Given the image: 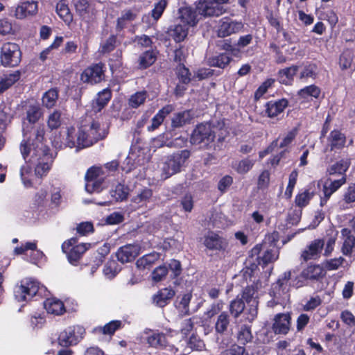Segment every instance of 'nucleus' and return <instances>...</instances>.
<instances>
[{
    "label": "nucleus",
    "instance_id": "nucleus-28",
    "mask_svg": "<svg viewBox=\"0 0 355 355\" xmlns=\"http://www.w3.org/2000/svg\"><path fill=\"white\" fill-rule=\"evenodd\" d=\"M138 11L136 9H128L121 12V17L117 19L116 30H123L126 25L134 21L137 17Z\"/></svg>",
    "mask_w": 355,
    "mask_h": 355
},
{
    "label": "nucleus",
    "instance_id": "nucleus-37",
    "mask_svg": "<svg viewBox=\"0 0 355 355\" xmlns=\"http://www.w3.org/2000/svg\"><path fill=\"white\" fill-rule=\"evenodd\" d=\"M56 12L63 21L69 25L73 21L72 14L70 12L68 6L63 1H60L56 5Z\"/></svg>",
    "mask_w": 355,
    "mask_h": 355
},
{
    "label": "nucleus",
    "instance_id": "nucleus-29",
    "mask_svg": "<svg viewBox=\"0 0 355 355\" xmlns=\"http://www.w3.org/2000/svg\"><path fill=\"white\" fill-rule=\"evenodd\" d=\"M173 110L171 105H167L161 109L157 114L152 119V123L148 127V131H153L158 128L162 123L164 118Z\"/></svg>",
    "mask_w": 355,
    "mask_h": 355
},
{
    "label": "nucleus",
    "instance_id": "nucleus-27",
    "mask_svg": "<svg viewBox=\"0 0 355 355\" xmlns=\"http://www.w3.org/2000/svg\"><path fill=\"white\" fill-rule=\"evenodd\" d=\"M189 28L187 25H183L181 23L176 24L171 26L168 29V35L176 42H182L188 35Z\"/></svg>",
    "mask_w": 355,
    "mask_h": 355
},
{
    "label": "nucleus",
    "instance_id": "nucleus-6",
    "mask_svg": "<svg viewBox=\"0 0 355 355\" xmlns=\"http://www.w3.org/2000/svg\"><path fill=\"white\" fill-rule=\"evenodd\" d=\"M300 264L297 266V275L294 280V286L297 288L306 285L311 277V245L302 251Z\"/></svg>",
    "mask_w": 355,
    "mask_h": 355
},
{
    "label": "nucleus",
    "instance_id": "nucleus-47",
    "mask_svg": "<svg viewBox=\"0 0 355 355\" xmlns=\"http://www.w3.org/2000/svg\"><path fill=\"white\" fill-rule=\"evenodd\" d=\"M121 324V321L114 320L106 324L104 327L94 329L96 333H101L105 335H112Z\"/></svg>",
    "mask_w": 355,
    "mask_h": 355
},
{
    "label": "nucleus",
    "instance_id": "nucleus-51",
    "mask_svg": "<svg viewBox=\"0 0 355 355\" xmlns=\"http://www.w3.org/2000/svg\"><path fill=\"white\" fill-rule=\"evenodd\" d=\"M237 339L238 341L242 345H245L251 342L252 339V335L250 328L246 325L242 326L238 332Z\"/></svg>",
    "mask_w": 355,
    "mask_h": 355
},
{
    "label": "nucleus",
    "instance_id": "nucleus-4",
    "mask_svg": "<svg viewBox=\"0 0 355 355\" xmlns=\"http://www.w3.org/2000/svg\"><path fill=\"white\" fill-rule=\"evenodd\" d=\"M71 132H68L67 146L70 148L75 147L76 144L78 147L85 148L92 146L94 143L103 139L107 132L104 129H101L98 122H92L89 126L81 127L77 135L76 142L71 141Z\"/></svg>",
    "mask_w": 355,
    "mask_h": 355
},
{
    "label": "nucleus",
    "instance_id": "nucleus-5",
    "mask_svg": "<svg viewBox=\"0 0 355 355\" xmlns=\"http://www.w3.org/2000/svg\"><path fill=\"white\" fill-rule=\"evenodd\" d=\"M189 156L190 152L187 150H181L168 156L163 164L162 177L167 179L179 173Z\"/></svg>",
    "mask_w": 355,
    "mask_h": 355
},
{
    "label": "nucleus",
    "instance_id": "nucleus-30",
    "mask_svg": "<svg viewBox=\"0 0 355 355\" xmlns=\"http://www.w3.org/2000/svg\"><path fill=\"white\" fill-rule=\"evenodd\" d=\"M288 101L283 98L277 101H270L266 105V113L269 117H274L282 112L287 107Z\"/></svg>",
    "mask_w": 355,
    "mask_h": 355
},
{
    "label": "nucleus",
    "instance_id": "nucleus-1",
    "mask_svg": "<svg viewBox=\"0 0 355 355\" xmlns=\"http://www.w3.org/2000/svg\"><path fill=\"white\" fill-rule=\"evenodd\" d=\"M44 134L43 125L33 126L31 130L24 129V139L21 143L20 150L24 159L29 164L21 167L20 174L26 187L31 186L34 175L42 178L51 168L53 156L49 148L43 142Z\"/></svg>",
    "mask_w": 355,
    "mask_h": 355
},
{
    "label": "nucleus",
    "instance_id": "nucleus-13",
    "mask_svg": "<svg viewBox=\"0 0 355 355\" xmlns=\"http://www.w3.org/2000/svg\"><path fill=\"white\" fill-rule=\"evenodd\" d=\"M257 297V290L253 286H248L243 290L242 298L248 305V309H246L244 315L246 317V320L250 322H252L257 315L258 301Z\"/></svg>",
    "mask_w": 355,
    "mask_h": 355
},
{
    "label": "nucleus",
    "instance_id": "nucleus-49",
    "mask_svg": "<svg viewBox=\"0 0 355 355\" xmlns=\"http://www.w3.org/2000/svg\"><path fill=\"white\" fill-rule=\"evenodd\" d=\"M229 309L232 315L236 319L245 310L244 302L242 299H235L230 302Z\"/></svg>",
    "mask_w": 355,
    "mask_h": 355
},
{
    "label": "nucleus",
    "instance_id": "nucleus-9",
    "mask_svg": "<svg viewBox=\"0 0 355 355\" xmlns=\"http://www.w3.org/2000/svg\"><path fill=\"white\" fill-rule=\"evenodd\" d=\"M76 243L77 239L71 238L62 245V252L67 254L69 261L73 265L77 264L83 254L90 247L89 243Z\"/></svg>",
    "mask_w": 355,
    "mask_h": 355
},
{
    "label": "nucleus",
    "instance_id": "nucleus-10",
    "mask_svg": "<svg viewBox=\"0 0 355 355\" xmlns=\"http://www.w3.org/2000/svg\"><path fill=\"white\" fill-rule=\"evenodd\" d=\"M21 53L19 46L12 42H6L1 49V62L4 67H16L21 62Z\"/></svg>",
    "mask_w": 355,
    "mask_h": 355
},
{
    "label": "nucleus",
    "instance_id": "nucleus-63",
    "mask_svg": "<svg viewBox=\"0 0 355 355\" xmlns=\"http://www.w3.org/2000/svg\"><path fill=\"white\" fill-rule=\"evenodd\" d=\"M278 258V251L277 250H267L264 252L261 259L264 263H268L275 261Z\"/></svg>",
    "mask_w": 355,
    "mask_h": 355
},
{
    "label": "nucleus",
    "instance_id": "nucleus-55",
    "mask_svg": "<svg viewBox=\"0 0 355 355\" xmlns=\"http://www.w3.org/2000/svg\"><path fill=\"white\" fill-rule=\"evenodd\" d=\"M168 272V267L166 265L156 268L152 272V279L155 282L162 281Z\"/></svg>",
    "mask_w": 355,
    "mask_h": 355
},
{
    "label": "nucleus",
    "instance_id": "nucleus-53",
    "mask_svg": "<svg viewBox=\"0 0 355 355\" xmlns=\"http://www.w3.org/2000/svg\"><path fill=\"white\" fill-rule=\"evenodd\" d=\"M199 318L196 316H193L191 318L183 320L181 322L180 331L182 334L187 336L189 334L193 328L195 323H198Z\"/></svg>",
    "mask_w": 355,
    "mask_h": 355
},
{
    "label": "nucleus",
    "instance_id": "nucleus-45",
    "mask_svg": "<svg viewBox=\"0 0 355 355\" xmlns=\"http://www.w3.org/2000/svg\"><path fill=\"white\" fill-rule=\"evenodd\" d=\"M254 164V161L249 158H245L239 162H236L233 168L239 174H245L250 171Z\"/></svg>",
    "mask_w": 355,
    "mask_h": 355
},
{
    "label": "nucleus",
    "instance_id": "nucleus-25",
    "mask_svg": "<svg viewBox=\"0 0 355 355\" xmlns=\"http://www.w3.org/2000/svg\"><path fill=\"white\" fill-rule=\"evenodd\" d=\"M341 234L344 240L342 252L346 256L350 255L355 246V236L352 234L351 230L347 228L343 229Z\"/></svg>",
    "mask_w": 355,
    "mask_h": 355
},
{
    "label": "nucleus",
    "instance_id": "nucleus-7",
    "mask_svg": "<svg viewBox=\"0 0 355 355\" xmlns=\"http://www.w3.org/2000/svg\"><path fill=\"white\" fill-rule=\"evenodd\" d=\"M215 139V133L209 123H200L193 130L191 136V143L200 148H207Z\"/></svg>",
    "mask_w": 355,
    "mask_h": 355
},
{
    "label": "nucleus",
    "instance_id": "nucleus-62",
    "mask_svg": "<svg viewBox=\"0 0 355 355\" xmlns=\"http://www.w3.org/2000/svg\"><path fill=\"white\" fill-rule=\"evenodd\" d=\"M310 200V195L308 190L300 193L295 198V203L299 207H304L308 205Z\"/></svg>",
    "mask_w": 355,
    "mask_h": 355
},
{
    "label": "nucleus",
    "instance_id": "nucleus-39",
    "mask_svg": "<svg viewBox=\"0 0 355 355\" xmlns=\"http://www.w3.org/2000/svg\"><path fill=\"white\" fill-rule=\"evenodd\" d=\"M329 141L331 149H340L345 144V137L338 130H333L329 136Z\"/></svg>",
    "mask_w": 355,
    "mask_h": 355
},
{
    "label": "nucleus",
    "instance_id": "nucleus-60",
    "mask_svg": "<svg viewBox=\"0 0 355 355\" xmlns=\"http://www.w3.org/2000/svg\"><path fill=\"white\" fill-rule=\"evenodd\" d=\"M270 182V173L268 171H263L259 175L258 179V188L264 189L267 188Z\"/></svg>",
    "mask_w": 355,
    "mask_h": 355
},
{
    "label": "nucleus",
    "instance_id": "nucleus-40",
    "mask_svg": "<svg viewBox=\"0 0 355 355\" xmlns=\"http://www.w3.org/2000/svg\"><path fill=\"white\" fill-rule=\"evenodd\" d=\"M192 117L190 111H184L177 113L172 119V125L175 128L182 127L183 125L189 123Z\"/></svg>",
    "mask_w": 355,
    "mask_h": 355
},
{
    "label": "nucleus",
    "instance_id": "nucleus-41",
    "mask_svg": "<svg viewBox=\"0 0 355 355\" xmlns=\"http://www.w3.org/2000/svg\"><path fill=\"white\" fill-rule=\"evenodd\" d=\"M231 58L227 53H221L218 55L213 56L208 60L209 64L211 67H216L223 69L228 65Z\"/></svg>",
    "mask_w": 355,
    "mask_h": 355
},
{
    "label": "nucleus",
    "instance_id": "nucleus-14",
    "mask_svg": "<svg viewBox=\"0 0 355 355\" xmlns=\"http://www.w3.org/2000/svg\"><path fill=\"white\" fill-rule=\"evenodd\" d=\"M198 13L205 17H218L225 12L223 6L217 4L213 0H200L196 6Z\"/></svg>",
    "mask_w": 355,
    "mask_h": 355
},
{
    "label": "nucleus",
    "instance_id": "nucleus-38",
    "mask_svg": "<svg viewBox=\"0 0 355 355\" xmlns=\"http://www.w3.org/2000/svg\"><path fill=\"white\" fill-rule=\"evenodd\" d=\"M297 71V66H292L280 70L279 71V82L286 85H290Z\"/></svg>",
    "mask_w": 355,
    "mask_h": 355
},
{
    "label": "nucleus",
    "instance_id": "nucleus-26",
    "mask_svg": "<svg viewBox=\"0 0 355 355\" xmlns=\"http://www.w3.org/2000/svg\"><path fill=\"white\" fill-rule=\"evenodd\" d=\"M44 306L49 313L61 315L65 311L64 303L56 298H49L44 301Z\"/></svg>",
    "mask_w": 355,
    "mask_h": 355
},
{
    "label": "nucleus",
    "instance_id": "nucleus-59",
    "mask_svg": "<svg viewBox=\"0 0 355 355\" xmlns=\"http://www.w3.org/2000/svg\"><path fill=\"white\" fill-rule=\"evenodd\" d=\"M275 80L271 78L264 81L257 89L254 94V98L257 100L259 99L267 92L268 89L272 86Z\"/></svg>",
    "mask_w": 355,
    "mask_h": 355
},
{
    "label": "nucleus",
    "instance_id": "nucleus-17",
    "mask_svg": "<svg viewBox=\"0 0 355 355\" xmlns=\"http://www.w3.org/2000/svg\"><path fill=\"white\" fill-rule=\"evenodd\" d=\"M146 342L150 347L168 349L175 352L177 349L173 345L168 344L164 334L159 332H150L146 338Z\"/></svg>",
    "mask_w": 355,
    "mask_h": 355
},
{
    "label": "nucleus",
    "instance_id": "nucleus-43",
    "mask_svg": "<svg viewBox=\"0 0 355 355\" xmlns=\"http://www.w3.org/2000/svg\"><path fill=\"white\" fill-rule=\"evenodd\" d=\"M20 76L21 72L19 71H15L13 73L5 75L0 80V87L2 89V91L3 92L12 86L20 78Z\"/></svg>",
    "mask_w": 355,
    "mask_h": 355
},
{
    "label": "nucleus",
    "instance_id": "nucleus-46",
    "mask_svg": "<svg viewBox=\"0 0 355 355\" xmlns=\"http://www.w3.org/2000/svg\"><path fill=\"white\" fill-rule=\"evenodd\" d=\"M148 94L146 91L137 92L130 96L128 104L132 108H137L145 103Z\"/></svg>",
    "mask_w": 355,
    "mask_h": 355
},
{
    "label": "nucleus",
    "instance_id": "nucleus-18",
    "mask_svg": "<svg viewBox=\"0 0 355 355\" xmlns=\"http://www.w3.org/2000/svg\"><path fill=\"white\" fill-rule=\"evenodd\" d=\"M243 28V24L242 22L234 21L229 19L223 18L220 21L218 35L220 37H225L239 32Z\"/></svg>",
    "mask_w": 355,
    "mask_h": 355
},
{
    "label": "nucleus",
    "instance_id": "nucleus-8",
    "mask_svg": "<svg viewBox=\"0 0 355 355\" xmlns=\"http://www.w3.org/2000/svg\"><path fill=\"white\" fill-rule=\"evenodd\" d=\"M291 271L285 272L282 277L272 284L270 295L273 297L276 304H282L289 300L290 284Z\"/></svg>",
    "mask_w": 355,
    "mask_h": 355
},
{
    "label": "nucleus",
    "instance_id": "nucleus-50",
    "mask_svg": "<svg viewBox=\"0 0 355 355\" xmlns=\"http://www.w3.org/2000/svg\"><path fill=\"white\" fill-rule=\"evenodd\" d=\"M156 60V53L153 51H147L139 58V64L142 68H147Z\"/></svg>",
    "mask_w": 355,
    "mask_h": 355
},
{
    "label": "nucleus",
    "instance_id": "nucleus-20",
    "mask_svg": "<svg viewBox=\"0 0 355 355\" xmlns=\"http://www.w3.org/2000/svg\"><path fill=\"white\" fill-rule=\"evenodd\" d=\"M204 245L209 250H224L227 246V242L218 234L209 232L204 237Z\"/></svg>",
    "mask_w": 355,
    "mask_h": 355
},
{
    "label": "nucleus",
    "instance_id": "nucleus-34",
    "mask_svg": "<svg viewBox=\"0 0 355 355\" xmlns=\"http://www.w3.org/2000/svg\"><path fill=\"white\" fill-rule=\"evenodd\" d=\"M339 66L342 70H354L355 65L354 63V53L352 51L347 49L344 51L340 56Z\"/></svg>",
    "mask_w": 355,
    "mask_h": 355
},
{
    "label": "nucleus",
    "instance_id": "nucleus-52",
    "mask_svg": "<svg viewBox=\"0 0 355 355\" xmlns=\"http://www.w3.org/2000/svg\"><path fill=\"white\" fill-rule=\"evenodd\" d=\"M61 115L62 113L59 110H54L49 114L47 119V125L50 129H57L60 126L62 122Z\"/></svg>",
    "mask_w": 355,
    "mask_h": 355
},
{
    "label": "nucleus",
    "instance_id": "nucleus-58",
    "mask_svg": "<svg viewBox=\"0 0 355 355\" xmlns=\"http://www.w3.org/2000/svg\"><path fill=\"white\" fill-rule=\"evenodd\" d=\"M166 5L167 2L166 0H160L155 4V8L152 10V17L155 21H157L162 16Z\"/></svg>",
    "mask_w": 355,
    "mask_h": 355
},
{
    "label": "nucleus",
    "instance_id": "nucleus-3",
    "mask_svg": "<svg viewBox=\"0 0 355 355\" xmlns=\"http://www.w3.org/2000/svg\"><path fill=\"white\" fill-rule=\"evenodd\" d=\"M119 166L116 160L105 164L103 166H93L89 168L85 175V190L89 193H99L105 187V178Z\"/></svg>",
    "mask_w": 355,
    "mask_h": 355
},
{
    "label": "nucleus",
    "instance_id": "nucleus-31",
    "mask_svg": "<svg viewBox=\"0 0 355 355\" xmlns=\"http://www.w3.org/2000/svg\"><path fill=\"white\" fill-rule=\"evenodd\" d=\"M230 324V317L227 312H221L216 318L214 324L215 331L217 334H224L228 329Z\"/></svg>",
    "mask_w": 355,
    "mask_h": 355
},
{
    "label": "nucleus",
    "instance_id": "nucleus-22",
    "mask_svg": "<svg viewBox=\"0 0 355 355\" xmlns=\"http://www.w3.org/2000/svg\"><path fill=\"white\" fill-rule=\"evenodd\" d=\"M180 23L187 25L188 28L194 26L198 22V16L196 12L190 7H182L179 9Z\"/></svg>",
    "mask_w": 355,
    "mask_h": 355
},
{
    "label": "nucleus",
    "instance_id": "nucleus-61",
    "mask_svg": "<svg viewBox=\"0 0 355 355\" xmlns=\"http://www.w3.org/2000/svg\"><path fill=\"white\" fill-rule=\"evenodd\" d=\"M12 24L7 19H0V35H6L12 33Z\"/></svg>",
    "mask_w": 355,
    "mask_h": 355
},
{
    "label": "nucleus",
    "instance_id": "nucleus-16",
    "mask_svg": "<svg viewBox=\"0 0 355 355\" xmlns=\"http://www.w3.org/2000/svg\"><path fill=\"white\" fill-rule=\"evenodd\" d=\"M141 248L137 244H128L121 247L116 252L117 259L124 263L133 261L139 254Z\"/></svg>",
    "mask_w": 355,
    "mask_h": 355
},
{
    "label": "nucleus",
    "instance_id": "nucleus-35",
    "mask_svg": "<svg viewBox=\"0 0 355 355\" xmlns=\"http://www.w3.org/2000/svg\"><path fill=\"white\" fill-rule=\"evenodd\" d=\"M78 15L84 20L89 21L93 13H87L89 8L88 0H73Z\"/></svg>",
    "mask_w": 355,
    "mask_h": 355
},
{
    "label": "nucleus",
    "instance_id": "nucleus-42",
    "mask_svg": "<svg viewBox=\"0 0 355 355\" xmlns=\"http://www.w3.org/2000/svg\"><path fill=\"white\" fill-rule=\"evenodd\" d=\"M192 298L191 293H186L183 295L180 302L176 305V308L178 310L179 315L184 316L189 314V303Z\"/></svg>",
    "mask_w": 355,
    "mask_h": 355
},
{
    "label": "nucleus",
    "instance_id": "nucleus-44",
    "mask_svg": "<svg viewBox=\"0 0 355 355\" xmlns=\"http://www.w3.org/2000/svg\"><path fill=\"white\" fill-rule=\"evenodd\" d=\"M58 98V93L55 89H51L46 92L42 96V104L47 108L55 106Z\"/></svg>",
    "mask_w": 355,
    "mask_h": 355
},
{
    "label": "nucleus",
    "instance_id": "nucleus-19",
    "mask_svg": "<svg viewBox=\"0 0 355 355\" xmlns=\"http://www.w3.org/2000/svg\"><path fill=\"white\" fill-rule=\"evenodd\" d=\"M38 10V3L35 1L21 2L15 9V15L17 19L34 16Z\"/></svg>",
    "mask_w": 355,
    "mask_h": 355
},
{
    "label": "nucleus",
    "instance_id": "nucleus-2",
    "mask_svg": "<svg viewBox=\"0 0 355 355\" xmlns=\"http://www.w3.org/2000/svg\"><path fill=\"white\" fill-rule=\"evenodd\" d=\"M350 159H342L331 165L328 169L330 178L322 184L324 197H321L320 205L323 206L333 193L346 182L345 173L350 166Z\"/></svg>",
    "mask_w": 355,
    "mask_h": 355
},
{
    "label": "nucleus",
    "instance_id": "nucleus-33",
    "mask_svg": "<svg viewBox=\"0 0 355 355\" xmlns=\"http://www.w3.org/2000/svg\"><path fill=\"white\" fill-rule=\"evenodd\" d=\"M111 92L108 89H105L98 92L96 101L92 103V110L94 112H100L111 98Z\"/></svg>",
    "mask_w": 355,
    "mask_h": 355
},
{
    "label": "nucleus",
    "instance_id": "nucleus-36",
    "mask_svg": "<svg viewBox=\"0 0 355 355\" xmlns=\"http://www.w3.org/2000/svg\"><path fill=\"white\" fill-rule=\"evenodd\" d=\"M159 259V254L157 252H153L143 256L139 258L137 262V267L144 270L150 268Z\"/></svg>",
    "mask_w": 355,
    "mask_h": 355
},
{
    "label": "nucleus",
    "instance_id": "nucleus-23",
    "mask_svg": "<svg viewBox=\"0 0 355 355\" xmlns=\"http://www.w3.org/2000/svg\"><path fill=\"white\" fill-rule=\"evenodd\" d=\"M175 295V292L172 288H163L153 296V302L159 307H164Z\"/></svg>",
    "mask_w": 355,
    "mask_h": 355
},
{
    "label": "nucleus",
    "instance_id": "nucleus-21",
    "mask_svg": "<svg viewBox=\"0 0 355 355\" xmlns=\"http://www.w3.org/2000/svg\"><path fill=\"white\" fill-rule=\"evenodd\" d=\"M291 326V316L288 313L277 314L272 325L275 334H286L288 333Z\"/></svg>",
    "mask_w": 355,
    "mask_h": 355
},
{
    "label": "nucleus",
    "instance_id": "nucleus-48",
    "mask_svg": "<svg viewBox=\"0 0 355 355\" xmlns=\"http://www.w3.org/2000/svg\"><path fill=\"white\" fill-rule=\"evenodd\" d=\"M41 108L36 105H30L26 111V119L31 123H35L42 116Z\"/></svg>",
    "mask_w": 355,
    "mask_h": 355
},
{
    "label": "nucleus",
    "instance_id": "nucleus-57",
    "mask_svg": "<svg viewBox=\"0 0 355 355\" xmlns=\"http://www.w3.org/2000/svg\"><path fill=\"white\" fill-rule=\"evenodd\" d=\"M176 73L181 83L187 84L191 80L189 69L184 65L179 64L176 68Z\"/></svg>",
    "mask_w": 355,
    "mask_h": 355
},
{
    "label": "nucleus",
    "instance_id": "nucleus-12",
    "mask_svg": "<svg viewBox=\"0 0 355 355\" xmlns=\"http://www.w3.org/2000/svg\"><path fill=\"white\" fill-rule=\"evenodd\" d=\"M85 334V330L81 326L69 327L60 333L58 342L64 347L76 345L84 338Z\"/></svg>",
    "mask_w": 355,
    "mask_h": 355
},
{
    "label": "nucleus",
    "instance_id": "nucleus-32",
    "mask_svg": "<svg viewBox=\"0 0 355 355\" xmlns=\"http://www.w3.org/2000/svg\"><path fill=\"white\" fill-rule=\"evenodd\" d=\"M164 136L159 135L157 138L154 139L153 142L155 147H161L162 146H167L168 147L182 148L187 142V139L184 137H179L174 139L173 141L168 142L164 141Z\"/></svg>",
    "mask_w": 355,
    "mask_h": 355
},
{
    "label": "nucleus",
    "instance_id": "nucleus-56",
    "mask_svg": "<svg viewBox=\"0 0 355 355\" xmlns=\"http://www.w3.org/2000/svg\"><path fill=\"white\" fill-rule=\"evenodd\" d=\"M222 309V304L220 303L214 304L211 306L210 309L204 313L205 318L200 321L202 326L206 325L207 320L211 319L216 315Z\"/></svg>",
    "mask_w": 355,
    "mask_h": 355
},
{
    "label": "nucleus",
    "instance_id": "nucleus-15",
    "mask_svg": "<svg viewBox=\"0 0 355 355\" xmlns=\"http://www.w3.org/2000/svg\"><path fill=\"white\" fill-rule=\"evenodd\" d=\"M103 65L101 63L92 65L84 70L81 74L83 83L95 84L101 82L104 76Z\"/></svg>",
    "mask_w": 355,
    "mask_h": 355
},
{
    "label": "nucleus",
    "instance_id": "nucleus-24",
    "mask_svg": "<svg viewBox=\"0 0 355 355\" xmlns=\"http://www.w3.org/2000/svg\"><path fill=\"white\" fill-rule=\"evenodd\" d=\"M153 190L148 187L139 189L135 196L131 200L138 207L146 206L153 197Z\"/></svg>",
    "mask_w": 355,
    "mask_h": 355
},
{
    "label": "nucleus",
    "instance_id": "nucleus-11",
    "mask_svg": "<svg viewBox=\"0 0 355 355\" xmlns=\"http://www.w3.org/2000/svg\"><path fill=\"white\" fill-rule=\"evenodd\" d=\"M39 290V283L31 278L22 279L20 285L15 287L14 293L18 302L26 301L36 295Z\"/></svg>",
    "mask_w": 355,
    "mask_h": 355
},
{
    "label": "nucleus",
    "instance_id": "nucleus-64",
    "mask_svg": "<svg viewBox=\"0 0 355 355\" xmlns=\"http://www.w3.org/2000/svg\"><path fill=\"white\" fill-rule=\"evenodd\" d=\"M344 200L346 203L355 202V184L348 187L344 194Z\"/></svg>",
    "mask_w": 355,
    "mask_h": 355
},
{
    "label": "nucleus",
    "instance_id": "nucleus-54",
    "mask_svg": "<svg viewBox=\"0 0 355 355\" xmlns=\"http://www.w3.org/2000/svg\"><path fill=\"white\" fill-rule=\"evenodd\" d=\"M128 195V189L121 184H118L115 189L111 191V196L116 200L122 201L127 198Z\"/></svg>",
    "mask_w": 355,
    "mask_h": 355
}]
</instances>
